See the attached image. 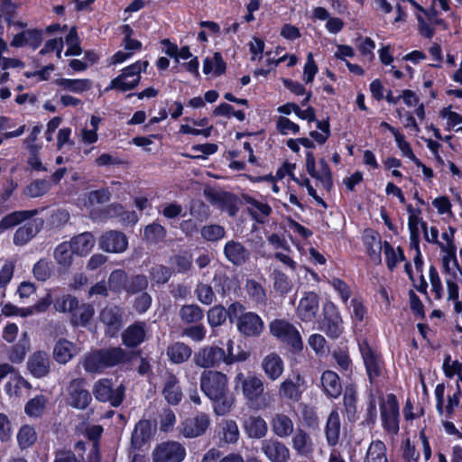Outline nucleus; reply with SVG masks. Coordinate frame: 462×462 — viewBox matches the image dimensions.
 I'll return each mask as SVG.
<instances>
[{
    "label": "nucleus",
    "mask_w": 462,
    "mask_h": 462,
    "mask_svg": "<svg viewBox=\"0 0 462 462\" xmlns=\"http://www.w3.org/2000/svg\"><path fill=\"white\" fill-rule=\"evenodd\" d=\"M364 244L370 260L374 263H380L381 252L383 251L380 236L374 231H368L364 236Z\"/></svg>",
    "instance_id": "nucleus-30"
},
{
    "label": "nucleus",
    "mask_w": 462,
    "mask_h": 462,
    "mask_svg": "<svg viewBox=\"0 0 462 462\" xmlns=\"http://www.w3.org/2000/svg\"><path fill=\"white\" fill-rule=\"evenodd\" d=\"M262 368L265 375L271 381H276L284 371V364L282 357L276 353H270L262 361Z\"/></svg>",
    "instance_id": "nucleus-26"
},
{
    "label": "nucleus",
    "mask_w": 462,
    "mask_h": 462,
    "mask_svg": "<svg viewBox=\"0 0 462 462\" xmlns=\"http://www.w3.org/2000/svg\"><path fill=\"white\" fill-rule=\"evenodd\" d=\"M191 348L182 342H176L168 346L166 354L173 364H182L191 356Z\"/></svg>",
    "instance_id": "nucleus-35"
},
{
    "label": "nucleus",
    "mask_w": 462,
    "mask_h": 462,
    "mask_svg": "<svg viewBox=\"0 0 462 462\" xmlns=\"http://www.w3.org/2000/svg\"><path fill=\"white\" fill-rule=\"evenodd\" d=\"M220 439L227 444H234L239 439V430L236 422L232 420H225L219 424Z\"/></svg>",
    "instance_id": "nucleus-38"
},
{
    "label": "nucleus",
    "mask_w": 462,
    "mask_h": 462,
    "mask_svg": "<svg viewBox=\"0 0 462 462\" xmlns=\"http://www.w3.org/2000/svg\"><path fill=\"white\" fill-rule=\"evenodd\" d=\"M125 388L122 385L115 389L108 379L97 381L93 389V393L98 401L109 402L114 407H117L122 403Z\"/></svg>",
    "instance_id": "nucleus-11"
},
{
    "label": "nucleus",
    "mask_w": 462,
    "mask_h": 462,
    "mask_svg": "<svg viewBox=\"0 0 462 462\" xmlns=\"http://www.w3.org/2000/svg\"><path fill=\"white\" fill-rule=\"evenodd\" d=\"M409 2L418 10L416 17L420 33L426 38H431L434 34V26L444 25L443 20L439 18L435 10L427 11L414 0Z\"/></svg>",
    "instance_id": "nucleus-13"
},
{
    "label": "nucleus",
    "mask_w": 462,
    "mask_h": 462,
    "mask_svg": "<svg viewBox=\"0 0 462 462\" xmlns=\"http://www.w3.org/2000/svg\"><path fill=\"white\" fill-rule=\"evenodd\" d=\"M226 259L235 265H242L250 258V252L240 242L228 241L224 247Z\"/></svg>",
    "instance_id": "nucleus-23"
},
{
    "label": "nucleus",
    "mask_w": 462,
    "mask_h": 462,
    "mask_svg": "<svg viewBox=\"0 0 462 462\" xmlns=\"http://www.w3.org/2000/svg\"><path fill=\"white\" fill-rule=\"evenodd\" d=\"M33 214V211H15L11 214H8L0 221V228L2 230L11 228L20 224L22 221L29 218Z\"/></svg>",
    "instance_id": "nucleus-54"
},
{
    "label": "nucleus",
    "mask_w": 462,
    "mask_h": 462,
    "mask_svg": "<svg viewBox=\"0 0 462 462\" xmlns=\"http://www.w3.org/2000/svg\"><path fill=\"white\" fill-rule=\"evenodd\" d=\"M261 450L271 462H288L291 457L289 448L273 439L263 440Z\"/></svg>",
    "instance_id": "nucleus-20"
},
{
    "label": "nucleus",
    "mask_w": 462,
    "mask_h": 462,
    "mask_svg": "<svg viewBox=\"0 0 462 462\" xmlns=\"http://www.w3.org/2000/svg\"><path fill=\"white\" fill-rule=\"evenodd\" d=\"M324 319L319 325V329L331 337H337L342 333V319L337 307L328 302L323 308Z\"/></svg>",
    "instance_id": "nucleus-14"
},
{
    "label": "nucleus",
    "mask_w": 462,
    "mask_h": 462,
    "mask_svg": "<svg viewBox=\"0 0 462 462\" xmlns=\"http://www.w3.org/2000/svg\"><path fill=\"white\" fill-rule=\"evenodd\" d=\"M126 346L133 347L140 345L145 338L144 324L136 323L130 326L122 336Z\"/></svg>",
    "instance_id": "nucleus-34"
},
{
    "label": "nucleus",
    "mask_w": 462,
    "mask_h": 462,
    "mask_svg": "<svg viewBox=\"0 0 462 462\" xmlns=\"http://www.w3.org/2000/svg\"><path fill=\"white\" fill-rule=\"evenodd\" d=\"M226 315H228V310L226 311L224 307L220 305L215 306L208 310V324L211 327H218L226 321Z\"/></svg>",
    "instance_id": "nucleus-64"
},
{
    "label": "nucleus",
    "mask_w": 462,
    "mask_h": 462,
    "mask_svg": "<svg viewBox=\"0 0 462 462\" xmlns=\"http://www.w3.org/2000/svg\"><path fill=\"white\" fill-rule=\"evenodd\" d=\"M110 199V191L108 189H101L93 190L88 193L87 200L84 201V208L90 214L96 212L92 208L95 204H103Z\"/></svg>",
    "instance_id": "nucleus-50"
},
{
    "label": "nucleus",
    "mask_w": 462,
    "mask_h": 462,
    "mask_svg": "<svg viewBox=\"0 0 462 462\" xmlns=\"http://www.w3.org/2000/svg\"><path fill=\"white\" fill-rule=\"evenodd\" d=\"M85 384L84 379H74L69 383L66 393V402L69 406L79 410L88 406L92 398Z\"/></svg>",
    "instance_id": "nucleus-10"
},
{
    "label": "nucleus",
    "mask_w": 462,
    "mask_h": 462,
    "mask_svg": "<svg viewBox=\"0 0 462 462\" xmlns=\"http://www.w3.org/2000/svg\"><path fill=\"white\" fill-rule=\"evenodd\" d=\"M364 462H388L384 443L381 440L372 441Z\"/></svg>",
    "instance_id": "nucleus-42"
},
{
    "label": "nucleus",
    "mask_w": 462,
    "mask_h": 462,
    "mask_svg": "<svg viewBox=\"0 0 462 462\" xmlns=\"http://www.w3.org/2000/svg\"><path fill=\"white\" fill-rule=\"evenodd\" d=\"M203 73L209 78H217L223 75L226 69L222 54L218 51L213 52L203 60Z\"/></svg>",
    "instance_id": "nucleus-24"
},
{
    "label": "nucleus",
    "mask_w": 462,
    "mask_h": 462,
    "mask_svg": "<svg viewBox=\"0 0 462 462\" xmlns=\"http://www.w3.org/2000/svg\"><path fill=\"white\" fill-rule=\"evenodd\" d=\"M180 316L185 323H195L202 319L203 311L198 305H185L180 309Z\"/></svg>",
    "instance_id": "nucleus-55"
},
{
    "label": "nucleus",
    "mask_w": 462,
    "mask_h": 462,
    "mask_svg": "<svg viewBox=\"0 0 462 462\" xmlns=\"http://www.w3.org/2000/svg\"><path fill=\"white\" fill-rule=\"evenodd\" d=\"M72 250L69 244L63 242L60 244L54 251V258L59 265L63 268H69L73 262Z\"/></svg>",
    "instance_id": "nucleus-47"
},
{
    "label": "nucleus",
    "mask_w": 462,
    "mask_h": 462,
    "mask_svg": "<svg viewBox=\"0 0 462 462\" xmlns=\"http://www.w3.org/2000/svg\"><path fill=\"white\" fill-rule=\"evenodd\" d=\"M121 30L122 33L124 34L122 45L125 51L132 52V55H134L136 51H140L142 50L143 44L140 41L132 37L134 31L131 26L129 24H125L122 26Z\"/></svg>",
    "instance_id": "nucleus-52"
},
{
    "label": "nucleus",
    "mask_w": 462,
    "mask_h": 462,
    "mask_svg": "<svg viewBox=\"0 0 462 462\" xmlns=\"http://www.w3.org/2000/svg\"><path fill=\"white\" fill-rule=\"evenodd\" d=\"M459 381L456 387L448 386L444 383H438L434 389V396L436 400V410L439 416L451 418L456 410L460 406L462 398V390Z\"/></svg>",
    "instance_id": "nucleus-3"
},
{
    "label": "nucleus",
    "mask_w": 462,
    "mask_h": 462,
    "mask_svg": "<svg viewBox=\"0 0 462 462\" xmlns=\"http://www.w3.org/2000/svg\"><path fill=\"white\" fill-rule=\"evenodd\" d=\"M100 351L103 357V364L105 365V368L115 366L125 361L126 357L125 352L120 347L102 349Z\"/></svg>",
    "instance_id": "nucleus-46"
},
{
    "label": "nucleus",
    "mask_w": 462,
    "mask_h": 462,
    "mask_svg": "<svg viewBox=\"0 0 462 462\" xmlns=\"http://www.w3.org/2000/svg\"><path fill=\"white\" fill-rule=\"evenodd\" d=\"M209 424V416L205 413H199L194 418L183 421L180 426V432L185 438H196L202 435Z\"/></svg>",
    "instance_id": "nucleus-19"
},
{
    "label": "nucleus",
    "mask_w": 462,
    "mask_h": 462,
    "mask_svg": "<svg viewBox=\"0 0 462 462\" xmlns=\"http://www.w3.org/2000/svg\"><path fill=\"white\" fill-rule=\"evenodd\" d=\"M228 317L236 323L237 331L246 337H258L264 330L263 319L255 312L245 311L240 303H233L228 308Z\"/></svg>",
    "instance_id": "nucleus-2"
},
{
    "label": "nucleus",
    "mask_w": 462,
    "mask_h": 462,
    "mask_svg": "<svg viewBox=\"0 0 462 462\" xmlns=\"http://www.w3.org/2000/svg\"><path fill=\"white\" fill-rule=\"evenodd\" d=\"M274 289L281 294H287L292 288V283L289 277L279 270H274L273 273Z\"/></svg>",
    "instance_id": "nucleus-59"
},
{
    "label": "nucleus",
    "mask_w": 462,
    "mask_h": 462,
    "mask_svg": "<svg viewBox=\"0 0 462 462\" xmlns=\"http://www.w3.org/2000/svg\"><path fill=\"white\" fill-rule=\"evenodd\" d=\"M152 436V427L149 420H142L134 427L132 433V445L134 448H141Z\"/></svg>",
    "instance_id": "nucleus-32"
},
{
    "label": "nucleus",
    "mask_w": 462,
    "mask_h": 462,
    "mask_svg": "<svg viewBox=\"0 0 462 462\" xmlns=\"http://www.w3.org/2000/svg\"><path fill=\"white\" fill-rule=\"evenodd\" d=\"M69 244L72 253L79 256L88 255L95 246L96 240L90 232L81 233L70 239Z\"/></svg>",
    "instance_id": "nucleus-25"
},
{
    "label": "nucleus",
    "mask_w": 462,
    "mask_h": 462,
    "mask_svg": "<svg viewBox=\"0 0 462 462\" xmlns=\"http://www.w3.org/2000/svg\"><path fill=\"white\" fill-rule=\"evenodd\" d=\"M319 310V299L317 293L306 292L300 300L296 315L302 322H311Z\"/></svg>",
    "instance_id": "nucleus-15"
},
{
    "label": "nucleus",
    "mask_w": 462,
    "mask_h": 462,
    "mask_svg": "<svg viewBox=\"0 0 462 462\" xmlns=\"http://www.w3.org/2000/svg\"><path fill=\"white\" fill-rule=\"evenodd\" d=\"M307 172L314 179L321 181L324 185L329 186L331 184V171L328 164L324 159H320L318 163L312 152H306L305 162Z\"/></svg>",
    "instance_id": "nucleus-16"
},
{
    "label": "nucleus",
    "mask_w": 462,
    "mask_h": 462,
    "mask_svg": "<svg viewBox=\"0 0 462 462\" xmlns=\"http://www.w3.org/2000/svg\"><path fill=\"white\" fill-rule=\"evenodd\" d=\"M429 278L430 282L431 291L435 295L436 300H441L444 296V288L442 281L437 269L434 266H430L429 270Z\"/></svg>",
    "instance_id": "nucleus-61"
},
{
    "label": "nucleus",
    "mask_w": 462,
    "mask_h": 462,
    "mask_svg": "<svg viewBox=\"0 0 462 462\" xmlns=\"http://www.w3.org/2000/svg\"><path fill=\"white\" fill-rule=\"evenodd\" d=\"M307 389V383L300 374L285 378L279 386V396L283 400L297 402Z\"/></svg>",
    "instance_id": "nucleus-9"
},
{
    "label": "nucleus",
    "mask_w": 462,
    "mask_h": 462,
    "mask_svg": "<svg viewBox=\"0 0 462 462\" xmlns=\"http://www.w3.org/2000/svg\"><path fill=\"white\" fill-rule=\"evenodd\" d=\"M439 116L446 120V129L451 130L455 126L462 124V115L452 110V106L443 107L439 111Z\"/></svg>",
    "instance_id": "nucleus-60"
},
{
    "label": "nucleus",
    "mask_w": 462,
    "mask_h": 462,
    "mask_svg": "<svg viewBox=\"0 0 462 462\" xmlns=\"http://www.w3.org/2000/svg\"><path fill=\"white\" fill-rule=\"evenodd\" d=\"M432 206L444 221L454 217L452 203L448 196H439L432 200Z\"/></svg>",
    "instance_id": "nucleus-51"
},
{
    "label": "nucleus",
    "mask_w": 462,
    "mask_h": 462,
    "mask_svg": "<svg viewBox=\"0 0 462 462\" xmlns=\"http://www.w3.org/2000/svg\"><path fill=\"white\" fill-rule=\"evenodd\" d=\"M100 122L101 118L97 116H92L90 117L89 124L87 125L81 131V140L84 143L92 144L97 141V131Z\"/></svg>",
    "instance_id": "nucleus-44"
},
{
    "label": "nucleus",
    "mask_w": 462,
    "mask_h": 462,
    "mask_svg": "<svg viewBox=\"0 0 462 462\" xmlns=\"http://www.w3.org/2000/svg\"><path fill=\"white\" fill-rule=\"evenodd\" d=\"M224 349L218 346H206L199 349L194 355V363L202 368L217 366L222 363Z\"/></svg>",
    "instance_id": "nucleus-18"
},
{
    "label": "nucleus",
    "mask_w": 462,
    "mask_h": 462,
    "mask_svg": "<svg viewBox=\"0 0 462 462\" xmlns=\"http://www.w3.org/2000/svg\"><path fill=\"white\" fill-rule=\"evenodd\" d=\"M31 384L20 374L12 375L5 385V391L8 397L15 401H20L28 393Z\"/></svg>",
    "instance_id": "nucleus-22"
},
{
    "label": "nucleus",
    "mask_w": 462,
    "mask_h": 462,
    "mask_svg": "<svg viewBox=\"0 0 462 462\" xmlns=\"http://www.w3.org/2000/svg\"><path fill=\"white\" fill-rule=\"evenodd\" d=\"M340 434V418L337 411H332L328 418L326 435L329 445H336Z\"/></svg>",
    "instance_id": "nucleus-39"
},
{
    "label": "nucleus",
    "mask_w": 462,
    "mask_h": 462,
    "mask_svg": "<svg viewBox=\"0 0 462 462\" xmlns=\"http://www.w3.org/2000/svg\"><path fill=\"white\" fill-rule=\"evenodd\" d=\"M185 457V448L177 441L161 443L152 451L153 462H181Z\"/></svg>",
    "instance_id": "nucleus-12"
},
{
    "label": "nucleus",
    "mask_w": 462,
    "mask_h": 462,
    "mask_svg": "<svg viewBox=\"0 0 462 462\" xmlns=\"http://www.w3.org/2000/svg\"><path fill=\"white\" fill-rule=\"evenodd\" d=\"M37 439V434L33 427L23 425L17 433V441L21 448L24 449L32 446Z\"/></svg>",
    "instance_id": "nucleus-53"
},
{
    "label": "nucleus",
    "mask_w": 462,
    "mask_h": 462,
    "mask_svg": "<svg viewBox=\"0 0 462 462\" xmlns=\"http://www.w3.org/2000/svg\"><path fill=\"white\" fill-rule=\"evenodd\" d=\"M320 383L324 393L331 398H337L342 393V385L337 373L328 370L323 372Z\"/></svg>",
    "instance_id": "nucleus-28"
},
{
    "label": "nucleus",
    "mask_w": 462,
    "mask_h": 462,
    "mask_svg": "<svg viewBox=\"0 0 462 462\" xmlns=\"http://www.w3.org/2000/svg\"><path fill=\"white\" fill-rule=\"evenodd\" d=\"M276 130L282 135H296L300 127L286 116H281L276 120Z\"/></svg>",
    "instance_id": "nucleus-57"
},
{
    "label": "nucleus",
    "mask_w": 462,
    "mask_h": 462,
    "mask_svg": "<svg viewBox=\"0 0 462 462\" xmlns=\"http://www.w3.org/2000/svg\"><path fill=\"white\" fill-rule=\"evenodd\" d=\"M358 346L368 378L374 383L383 375L384 363L382 356L366 340L360 341Z\"/></svg>",
    "instance_id": "nucleus-6"
},
{
    "label": "nucleus",
    "mask_w": 462,
    "mask_h": 462,
    "mask_svg": "<svg viewBox=\"0 0 462 462\" xmlns=\"http://www.w3.org/2000/svg\"><path fill=\"white\" fill-rule=\"evenodd\" d=\"M78 353L76 345L67 339H59L53 347V358L61 365L69 363Z\"/></svg>",
    "instance_id": "nucleus-27"
},
{
    "label": "nucleus",
    "mask_w": 462,
    "mask_h": 462,
    "mask_svg": "<svg viewBox=\"0 0 462 462\" xmlns=\"http://www.w3.org/2000/svg\"><path fill=\"white\" fill-rule=\"evenodd\" d=\"M383 254L386 265L391 271H393L398 263L405 260L403 250L399 246L393 247L386 241L383 243Z\"/></svg>",
    "instance_id": "nucleus-40"
},
{
    "label": "nucleus",
    "mask_w": 462,
    "mask_h": 462,
    "mask_svg": "<svg viewBox=\"0 0 462 462\" xmlns=\"http://www.w3.org/2000/svg\"><path fill=\"white\" fill-rule=\"evenodd\" d=\"M328 284L339 295L343 303L346 304L351 297V290L349 286L339 278H331L328 280Z\"/></svg>",
    "instance_id": "nucleus-62"
},
{
    "label": "nucleus",
    "mask_w": 462,
    "mask_h": 462,
    "mask_svg": "<svg viewBox=\"0 0 462 462\" xmlns=\"http://www.w3.org/2000/svg\"><path fill=\"white\" fill-rule=\"evenodd\" d=\"M103 357L100 350L92 351L85 356L82 362L84 369L88 373H99L105 368Z\"/></svg>",
    "instance_id": "nucleus-43"
},
{
    "label": "nucleus",
    "mask_w": 462,
    "mask_h": 462,
    "mask_svg": "<svg viewBox=\"0 0 462 462\" xmlns=\"http://www.w3.org/2000/svg\"><path fill=\"white\" fill-rule=\"evenodd\" d=\"M442 369L447 378L452 379L457 376L458 381L462 384V361L452 359L450 356H447L444 358Z\"/></svg>",
    "instance_id": "nucleus-48"
},
{
    "label": "nucleus",
    "mask_w": 462,
    "mask_h": 462,
    "mask_svg": "<svg viewBox=\"0 0 462 462\" xmlns=\"http://www.w3.org/2000/svg\"><path fill=\"white\" fill-rule=\"evenodd\" d=\"M162 393L168 403L171 405H176L180 402L182 393L179 385V381L174 375H170L165 382Z\"/></svg>",
    "instance_id": "nucleus-37"
},
{
    "label": "nucleus",
    "mask_w": 462,
    "mask_h": 462,
    "mask_svg": "<svg viewBox=\"0 0 462 462\" xmlns=\"http://www.w3.org/2000/svg\"><path fill=\"white\" fill-rule=\"evenodd\" d=\"M442 253L441 266L444 273H450L453 272L456 276L455 270L457 271L458 258L457 256V247L440 249Z\"/></svg>",
    "instance_id": "nucleus-41"
},
{
    "label": "nucleus",
    "mask_w": 462,
    "mask_h": 462,
    "mask_svg": "<svg viewBox=\"0 0 462 462\" xmlns=\"http://www.w3.org/2000/svg\"><path fill=\"white\" fill-rule=\"evenodd\" d=\"M382 424L390 435L399 431V405L394 395L389 394L380 404Z\"/></svg>",
    "instance_id": "nucleus-7"
},
{
    "label": "nucleus",
    "mask_w": 462,
    "mask_h": 462,
    "mask_svg": "<svg viewBox=\"0 0 462 462\" xmlns=\"http://www.w3.org/2000/svg\"><path fill=\"white\" fill-rule=\"evenodd\" d=\"M29 341L27 338V333L23 334V340L20 344L15 345L12 347L9 352L8 358L13 363H21L28 349H29Z\"/></svg>",
    "instance_id": "nucleus-58"
},
{
    "label": "nucleus",
    "mask_w": 462,
    "mask_h": 462,
    "mask_svg": "<svg viewBox=\"0 0 462 462\" xmlns=\"http://www.w3.org/2000/svg\"><path fill=\"white\" fill-rule=\"evenodd\" d=\"M100 319L109 328V332L113 335L120 328V317L112 308H106L100 314Z\"/></svg>",
    "instance_id": "nucleus-56"
},
{
    "label": "nucleus",
    "mask_w": 462,
    "mask_h": 462,
    "mask_svg": "<svg viewBox=\"0 0 462 462\" xmlns=\"http://www.w3.org/2000/svg\"><path fill=\"white\" fill-rule=\"evenodd\" d=\"M54 83L63 90L82 94L91 89L93 82L88 79H58Z\"/></svg>",
    "instance_id": "nucleus-31"
},
{
    "label": "nucleus",
    "mask_w": 462,
    "mask_h": 462,
    "mask_svg": "<svg viewBox=\"0 0 462 462\" xmlns=\"http://www.w3.org/2000/svg\"><path fill=\"white\" fill-rule=\"evenodd\" d=\"M245 434L252 439H262L268 432L266 421L260 416H250L243 422Z\"/></svg>",
    "instance_id": "nucleus-29"
},
{
    "label": "nucleus",
    "mask_w": 462,
    "mask_h": 462,
    "mask_svg": "<svg viewBox=\"0 0 462 462\" xmlns=\"http://www.w3.org/2000/svg\"><path fill=\"white\" fill-rule=\"evenodd\" d=\"M99 247L105 252L120 254L126 250L128 239L126 236L119 231H108L99 237Z\"/></svg>",
    "instance_id": "nucleus-17"
},
{
    "label": "nucleus",
    "mask_w": 462,
    "mask_h": 462,
    "mask_svg": "<svg viewBox=\"0 0 462 462\" xmlns=\"http://www.w3.org/2000/svg\"><path fill=\"white\" fill-rule=\"evenodd\" d=\"M40 222L32 220L19 227L14 236V242L17 245L28 243L39 231Z\"/></svg>",
    "instance_id": "nucleus-36"
},
{
    "label": "nucleus",
    "mask_w": 462,
    "mask_h": 462,
    "mask_svg": "<svg viewBox=\"0 0 462 462\" xmlns=\"http://www.w3.org/2000/svg\"><path fill=\"white\" fill-rule=\"evenodd\" d=\"M45 404L46 399L42 395L36 396L26 403L25 413L30 417H38L42 413Z\"/></svg>",
    "instance_id": "nucleus-63"
},
{
    "label": "nucleus",
    "mask_w": 462,
    "mask_h": 462,
    "mask_svg": "<svg viewBox=\"0 0 462 462\" xmlns=\"http://www.w3.org/2000/svg\"><path fill=\"white\" fill-rule=\"evenodd\" d=\"M235 342L233 339H228L226 342V351L224 350V357L222 363L226 365H232L235 363L246 361L250 353L246 350H241V353H235Z\"/></svg>",
    "instance_id": "nucleus-45"
},
{
    "label": "nucleus",
    "mask_w": 462,
    "mask_h": 462,
    "mask_svg": "<svg viewBox=\"0 0 462 462\" xmlns=\"http://www.w3.org/2000/svg\"><path fill=\"white\" fill-rule=\"evenodd\" d=\"M200 390L212 402L213 411L217 416L228 414L236 402L229 393L226 374L218 371H204L200 376Z\"/></svg>",
    "instance_id": "nucleus-1"
},
{
    "label": "nucleus",
    "mask_w": 462,
    "mask_h": 462,
    "mask_svg": "<svg viewBox=\"0 0 462 462\" xmlns=\"http://www.w3.org/2000/svg\"><path fill=\"white\" fill-rule=\"evenodd\" d=\"M292 447L298 453L307 455L312 450V442L306 432L298 430L292 438Z\"/></svg>",
    "instance_id": "nucleus-49"
},
{
    "label": "nucleus",
    "mask_w": 462,
    "mask_h": 462,
    "mask_svg": "<svg viewBox=\"0 0 462 462\" xmlns=\"http://www.w3.org/2000/svg\"><path fill=\"white\" fill-rule=\"evenodd\" d=\"M235 386L241 387L244 397L250 402H254L263 393L264 384L261 378L255 374L245 376L243 373H238L234 379Z\"/></svg>",
    "instance_id": "nucleus-8"
},
{
    "label": "nucleus",
    "mask_w": 462,
    "mask_h": 462,
    "mask_svg": "<svg viewBox=\"0 0 462 462\" xmlns=\"http://www.w3.org/2000/svg\"><path fill=\"white\" fill-rule=\"evenodd\" d=\"M269 331L273 337L294 350H302L303 341L300 333L290 321L284 319H274L269 323Z\"/></svg>",
    "instance_id": "nucleus-5"
},
{
    "label": "nucleus",
    "mask_w": 462,
    "mask_h": 462,
    "mask_svg": "<svg viewBox=\"0 0 462 462\" xmlns=\"http://www.w3.org/2000/svg\"><path fill=\"white\" fill-rule=\"evenodd\" d=\"M51 361L44 351H36L32 354L27 361V368L30 374L36 378L46 376L50 373Z\"/></svg>",
    "instance_id": "nucleus-21"
},
{
    "label": "nucleus",
    "mask_w": 462,
    "mask_h": 462,
    "mask_svg": "<svg viewBox=\"0 0 462 462\" xmlns=\"http://www.w3.org/2000/svg\"><path fill=\"white\" fill-rule=\"evenodd\" d=\"M273 432L280 438H287L293 431V422L290 417L282 413L275 414L271 421Z\"/></svg>",
    "instance_id": "nucleus-33"
},
{
    "label": "nucleus",
    "mask_w": 462,
    "mask_h": 462,
    "mask_svg": "<svg viewBox=\"0 0 462 462\" xmlns=\"http://www.w3.org/2000/svg\"><path fill=\"white\" fill-rule=\"evenodd\" d=\"M148 66V60H137L124 68L121 73L110 81L106 91L116 89L121 92H125L135 88L140 83L141 73L144 72Z\"/></svg>",
    "instance_id": "nucleus-4"
}]
</instances>
